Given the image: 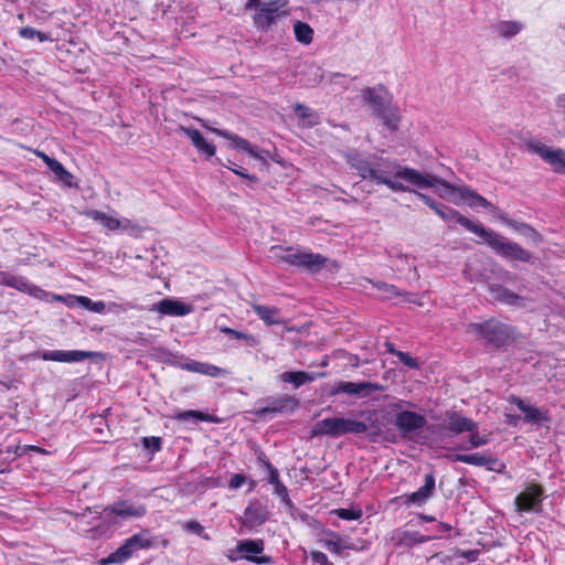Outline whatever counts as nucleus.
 <instances>
[{"instance_id":"1","label":"nucleus","mask_w":565,"mask_h":565,"mask_svg":"<svg viewBox=\"0 0 565 565\" xmlns=\"http://www.w3.org/2000/svg\"><path fill=\"white\" fill-rule=\"evenodd\" d=\"M406 185L411 186L413 190L409 191L411 193H415L416 196L430 207L440 218L444 221L456 220L457 223L463 226L467 231L481 237L483 243H486L500 257L510 262L529 263L531 260V253L521 247L518 243L510 242L492 230L486 228L482 224L470 221L466 216L461 215L457 210L436 202L429 195L418 192V188L408 183Z\"/></svg>"},{"instance_id":"2","label":"nucleus","mask_w":565,"mask_h":565,"mask_svg":"<svg viewBox=\"0 0 565 565\" xmlns=\"http://www.w3.org/2000/svg\"><path fill=\"white\" fill-rule=\"evenodd\" d=\"M343 157L350 168L355 170L363 180L372 181L375 184H384L393 192L413 191L403 181L409 184L404 174L407 170H415L414 168L402 166L396 160L388 158L363 153L356 149H349L343 153Z\"/></svg>"},{"instance_id":"3","label":"nucleus","mask_w":565,"mask_h":565,"mask_svg":"<svg viewBox=\"0 0 565 565\" xmlns=\"http://www.w3.org/2000/svg\"><path fill=\"white\" fill-rule=\"evenodd\" d=\"M147 513L145 504L130 500H119L93 513L90 510L76 519V529L86 537L98 539L105 535L111 526L121 521L140 519Z\"/></svg>"},{"instance_id":"4","label":"nucleus","mask_w":565,"mask_h":565,"mask_svg":"<svg viewBox=\"0 0 565 565\" xmlns=\"http://www.w3.org/2000/svg\"><path fill=\"white\" fill-rule=\"evenodd\" d=\"M404 177L409 181V184L420 190L434 189L440 199L448 200L456 205L466 202L471 209L482 207L491 210L494 207L491 202L473 189L467 185L455 186L436 174L423 173L418 170H407Z\"/></svg>"},{"instance_id":"5","label":"nucleus","mask_w":565,"mask_h":565,"mask_svg":"<svg viewBox=\"0 0 565 565\" xmlns=\"http://www.w3.org/2000/svg\"><path fill=\"white\" fill-rule=\"evenodd\" d=\"M366 431L367 425L364 422L344 417H329L317 422L312 427L311 435L334 438L347 434L362 435Z\"/></svg>"},{"instance_id":"6","label":"nucleus","mask_w":565,"mask_h":565,"mask_svg":"<svg viewBox=\"0 0 565 565\" xmlns=\"http://www.w3.org/2000/svg\"><path fill=\"white\" fill-rule=\"evenodd\" d=\"M467 332L494 348L505 345L512 337L511 328L494 319L482 323H470L467 327Z\"/></svg>"},{"instance_id":"7","label":"nucleus","mask_w":565,"mask_h":565,"mask_svg":"<svg viewBox=\"0 0 565 565\" xmlns=\"http://www.w3.org/2000/svg\"><path fill=\"white\" fill-rule=\"evenodd\" d=\"M288 0H268L257 7L253 15L254 26L262 32H268L282 18L289 14Z\"/></svg>"},{"instance_id":"8","label":"nucleus","mask_w":565,"mask_h":565,"mask_svg":"<svg viewBox=\"0 0 565 565\" xmlns=\"http://www.w3.org/2000/svg\"><path fill=\"white\" fill-rule=\"evenodd\" d=\"M0 285L6 287L14 288L21 292H24L33 298L52 302V301H64V297L49 292L38 285L32 284L29 279L22 276H15L9 271H0Z\"/></svg>"},{"instance_id":"9","label":"nucleus","mask_w":565,"mask_h":565,"mask_svg":"<svg viewBox=\"0 0 565 565\" xmlns=\"http://www.w3.org/2000/svg\"><path fill=\"white\" fill-rule=\"evenodd\" d=\"M279 260L310 273H318L326 264V258L321 254L294 249L291 247L285 250Z\"/></svg>"},{"instance_id":"10","label":"nucleus","mask_w":565,"mask_h":565,"mask_svg":"<svg viewBox=\"0 0 565 565\" xmlns=\"http://www.w3.org/2000/svg\"><path fill=\"white\" fill-rule=\"evenodd\" d=\"M524 147L529 152L537 154L548 163L555 172L562 173L565 171V150L548 147L539 140H529Z\"/></svg>"},{"instance_id":"11","label":"nucleus","mask_w":565,"mask_h":565,"mask_svg":"<svg viewBox=\"0 0 565 565\" xmlns=\"http://www.w3.org/2000/svg\"><path fill=\"white\" fill-rule=\"evenodd\" d=\"M404 404V401H398L391 406L393 411H398L394 418L396 429L403 435H408L424 428L427 424L425 416L412 411H402Z\"/></svg>"},{"instance_id":"12","label":"nucleus","mask_w":565,"mask_h":565,"mask_svg":"<svg viewBox=\"0 0 565 565\" xmlns=\"http://www.w3.org/2000/svg\"><path fill=\"white\" fill-rule=\"evenodd\" d=\"M171 360H169V363L175 367H179L181 370L192 372V373H199L211 377H217L220 375H223L225 371L216 365L194 361L191 359H188L184 355H178V354H170Z\"/></svg>"},{"instance_id":"13","label":"nucleus","mask_w":565,"mask_h":565,"mask_svg":"<svg viewBox=\"0 0 565 565\" xmlns=\"http://www.w3.org/2000/svg\"><path fill=\"white\" fill-rule=\"evenodd\" d=\"M509 403L514 404L523 413V422L530 425L540 426L551 420L548 409L536 407L525 403L521 397L511 395L508 398Z\"/></svg>"},{"instance_id":"14","label":"nucleus","mask_w":565,"mask_h":565,"mask_svg":"<svg viewBox=\"0 0 565 565\" xmlns=\"http://www.w3.org/2000/svg\"><path fill=\"white\" fill-rule=\"evenodd\" d=\"M543 500V488L539 484H531L516 495L514 503L519 512H539Z\"/></svg>"},{"instance_id":"15","label":"nucleus","mask_w":565,"mask_h":565,"mask_svg":"<svg viewBox=\"0 0 565 565\" xmlns=\"http://www.w3.org/2000/svg\"><path fill=\"white\" fill-rule=\"evenodd\" d=\"M95 355V352L83 350H46L36 353V356L43 361L62 363H77L90 359Z\"/></svg>"},{"instance_id":"16","label":"nucleus","mask_w":565,"mask_h":565,"mask_svg":"<svg viewBox=\"0 0 565 565\" xmlns=\"http://www.w3.org/2000/svg\"><path fill=\"white\" fill-rule=\"evenodd\" d=\"M382 386L372 382H344L335 384L330 394H348L351 396H367L373 391H381Z\"/></svg>"},{"instance_id":"17","label":"nucleus","mask_w":565,"mask_h":565,"mask_svg":"<svg viewBox=\"0 0 565 565\" xmlns=\"http://www.w3.org/2000/svg\"><path fill=\"white\" fill-rule=\"evenodd\" d=\"M448 458H450L455 462H462L476 467H488V469L492 471H501V469L504 468V465L501 463L497 458L488 457L479 452L456 454L449 456Z\"/></svg>"},{"instance_id":"18","label":"nucleus","mask_w":565,"mask_h":565,"mask_svg":"<svg viewBox=\"0 0 565 565\" xmlns=\"http://www.w3.org/2000/svg\"><path fill=\"white\" fill-rule=\"evenodd\" d=\"M362 97L372 108L374 115L384 110L391 103L390 94L383 85L364 88L362 90Z\"/></svg>"},{"instance_id":"19","label":"nucleus","mask_w":565,"mask_h":565,"mask_svg":"<svg viewBox=\"0 0 565 565\" xmlns=\"http://www.w3.org/2000/svg\"><path fill=\"white\" fill-rule=\"evenodd\" d=\"M150 311H157L162 316L184 317L193 311V307L173 298H164L153 303Z\"/></svg>"},{"instance_id":"20","label":"nucleus","mask_w":565,"mask_h":565,"mask_svg":"<svg viewBox=\"0 0 565 565\" xmlns=\"http://www.w3.org/2000/svg\"><path fill=\"white\" fill-rule=\"evenodd\" d=\"M238 553L243 554V557L247 561L254 562L256 564H268L270 563L269 556H257L264 551V541L263 540H242L237 543Z\"/></svg>"},{"instance_id":"21","label":"nucleus","mask_w":565,"mask_h":565,"mask_svg":"<svg viewBox=\"0 0 565 565\" xmlns=\"http://www.w3.org/2000/svg\"><path fill=\"white\" fill-rule=\"evenodd\" d=\"M443 427L455 435H459L467 430L476 429L477 423L456 411H447Z\"/></svg>"},{"instance_id":"22","label":"nucleus","mask_w":565,"mask_h":565,"mask_svg":"<svg viewBox=\"0 0 565 565\" xmlns=\"http://www.w3.org/2000/svg\"><path fill=\"white\" fill-rule=\"evenodd\" d=\"M179 131L191 140L192 145L195 147L200 154L205 156L207 159L215 154V146L207 142L198 129L180 126Z\"/></svg>"},{"instance_id":"23","label":"nucleus","mask_w":565,"mask_h":565,"mask_svg":"<svg viewBox=\"0 0 565 565\" xmlns=\"http://www.w3.org/2000/svg\"><path fill=\"white\" fill-rule=\"evenodd\" d=\"M435 490V477L433 473L425 476V483L417 491L405 495V503L407 505H423L430 499Z\"/></svg>"},{"instance_id":"24","label":"nucleus","mask_w":565,"mask_h":565,"mask_svg":"<svg viewBox=\"0 0 565 565\" xmlns=\"http://www.w3.org/2000/svg\"><path fill=\"white\" fill-rule=\"evenodd\" d=\"M488 291L492 296V298L501 303L514 306V307H523L524 298L520 297L515 292L509 290L499 284H491L488 286Z\"/></svg>"},{"instance_id":"25","label":"nucleus","mask_w":565,"mask_h":565,"mask_svg":"<svg viewBox=\"0 0 565 565\" xmlns=\"http://www.w3.org/2000/svg\"><path fill=\"white\" fill-rule=\"evenodd\" d=\"M268 519V511L265 505L254 501L250 502L244 511V524L248 527H255L264 524Z\"/></svg>"},{"instance_id":"26","label":"nucleus","mask_w":565,"mask_h":565,"mask_svg":"<svg viewBox=\"0 0 565 565\" xmlns=\"http://www.w3.org/2000/svg\"><path fill=\"white\" fill-rule=\"evenodd\" d=\"M298 399L290 395H281L269 398L267 406L259 411V414L292 412L298 406Z\"/></svg>"},{"instance_id":"27","label":"nucleus","mask_w":565,"mask_h":565,"mask_svg":"<svg viewBox=\"0 0 565 565\" xmlns=\"http://www.w3.org/2000/svg\"><path fill=\"white\" fill-rule=\"evenodd\" d=\"M36 154H38V157H40L43 160V162L47 166V168L56 175V179L60 182H62L64 185L70 186V188L73 185V183H72L73 174L71 172H68L60 161H57L54 158H51L50 156H47L46 153H44L42 151H36Z\"/></svg>"},{"instance_id":"28","label":"nucleus","mask_w":565,"mask_h":565,"mask_svg":"<svg viewBox=\"0 0 565 565\" xmlns=\"http://www.w3.org/2000/svg\"><path fill=\"white\" fill-rule=\"evenodd\" d=\"M210 130L213 134H216L217 136H221L223 138H226V139H230L231 141H233V143H234L233 147L235 149L247 152L255 159L263 160V157L254 149V147L249 143L248 140L239 137L238 135L232 134V132L223 130V129L210 128Z\"/></svg>"},{"instance_id":"29","label":"nucleus","mask_w":565,"mask_h":565,"mask_svg":"<svg viewBox=\"0 0 565 565\" xmlns=\"http://www.w3.org/2000/svg\"><path fill=\"white\" fill-rule=\"evenodd\" d=\"M294 110L297 117L299 118V124L301 127L311 128L320 124V117L318 113L312 108L303 104L297 103L294 106Z\"/></svg>"},{"instance_id":"30","label":"nucleus","mask_w":565,"mask_h":565,"mask_svg":"<svg viewBox=\"0 0 565 565\" xmlns=\"http://www.w3.org/2000/svg\"><path fill=\"white\" fill-rule=\"evenodd\" d=\"M131 546L132 545L130 544L129 540H125V542L115 552L110 553L107 557L102 558L99 564H122L134 555V550Z\"/></svg>"},{"instance_id":"31","label":"nucleus","mask_w":565,"mask_h":565,"mask_svg":"<svg viewBox=\"0 0 565 565\" xmlns=\"http://www.w3.org/2000/svg\"><path fill=\"white\" fill-rule=\"evenodd\" d=\"M253 311L263 320L267 326H277L281 323L279 319L280 310L276 307H268L259 303H252Z\"/></svg>"},{"instance_id":"32","label":"nucleus","mask_w":565,"mask_h":565,"mask_svg":"<svg viewBox=\"0 0 565 565\" xmlns=\"http://www.w3.org/2000/svg\"><path fill=\"white\" fill-rule=\"evenodd\" d=\"M523 29V24L518 21H499L491 25V31L503 39H511L519 34Z\"/></svg>"},{"instance_id":"33","label":"nucleus","mask_w":565,"mask_h":565,"mask_svg":"<svg viewBox=\"0 0 565 565\" xmlns=\"http://www.w3.org/2000/svg\"><path fill=\"white\" fill-rule=\"evenodd\" d=\"M68 299L71 300L67 302L68 306L78 305L82 308L95 313H104L106 310V303L104 301H93L86 296L68 295Z\"/></svg>"},{"instance_id":"34","label":"nucleus","mask_w":565,"mask_h":565,"mask_svg":"<svg viewBox=\"0 0 565 565\" xmlns=\"http://www.w3.org/2000/svg\"><path fill=\"white\" fill-rule=\"evenodd\" d=\"M86 216L97 223H99L103 227L109 231H116L121 227L120 220L108 215L98 210H89L86 212Z\"/></svg>"},{"instance_id":"35","label":"nucleus","mask_w":565,"mask_h":565,"mask_svg":"<svg viewBox=\"0 0 565 565\" xmlns=\"http://www.w3.org/2000/svg\"><path fill=\"white\" fill-rule=\"evenodd\" d=\"M128 540L132 545L134 554L140 550H149L154 546V537L148 530H142L141 532L128 537Z\"/></svg>"},{"instance_id":"36","label":"nucleus","mask_w":565,"mask_h":565,"mask_svg":"<svg viewBox=\"0 0 565 565\" xmlns=\"http://www.w3.org/2000/svg\"><path fill=\"white\" fill-rule=\"evenodd\" d=\"M315 379L316 376L313 374L307 373L305 371H290L280 374V380L284 383H290L295 387H299L307 382H312Z\"/></svg>"},{"instance_id":"37","label":"nucleus","mask_w":565,"mask_h":565,"mask_svg":"<svg viewBox=\"0 0 565 565\" xmlns=\"http://www.w3.org/2000/svg\"><path fill=\"white\" fill-rule=\"evenodd\" d=\"M294 34L297 42L309 45L313 41V29L306 22L295 21L294 22Z\"/></svg>"},{"instance_id":"38","label":"nucleus","mask_w":565,"mask_h":565,"mask_svg":"<svg viewBox=\"0 0 565 565\" xmlns=\"http://www.w3.org/2000/svg\"><path fill=\"white\" fill-rule=\"evenodd\" d=\"M329 539H320L319 543L332 554H341L344 548H350L349 545L342 543L340 535L335 532H328Z\"/></svg>"},{"instance_id":"39","label":"nucleus","mask_w":565,"mask_h":565,"mask_svg":"<svg viewBox=\"0 0 565 565\" xmlns=\"http://www.w3.org/2000/svg\"><path fill=\"white\" fill-rule=\"evenodd\" d=\"M505 224L518 231L521 235L534 241L535 243H540L542 241L541 235L526 223H518L513 220H507Z\"/></svg>"},{"instance_id":"40","label":"nucleus","mask_w":565,"mask_h":565,"mask_svg":"<svg viewBox=\"0 0 565 565\" xmlns=\"http://www.w3.org/2000/svg\"><path fill=\"white\" fill-rule=\"evenodd\" d=\"M467 431L470 434L468 443L463 444V445H459V446L455 447L454 449L470 450L473 448L484 446L489 443L488 437L484 435H480L479 431L477 430V428L472 429V430H467Z\"/></svg>"},{"instance_id":"41","label":"nucleus","mask_w":565,"mask_h":565,"mask_svg":"<svg viewBox=\"0 0 565 565\" xmlns=\"http://www.w3.org/2000/svg\"><path fill=\"white\" fill-rule=\"evenodd\" d=\"M376 116L381 117L383 124L391 130H397L401 121V117L398 110L396 108H390L388 106L384 108L381 113L376 114Z\"/></svg>"},{"instance_id":"42","label":"nucleus","mask_w":565,"mask_h":565,"mask_svg":"<svg viewBox=\"0 0 565 565\" xmlns=\"http://www.w3.org/2000/svg\"><path fill=\"white\" fill-rule=\"evenodd\" d=\"M19 35L25 40H34L36 39L39 42H49L52 41V38L49 33L39 31L31 26H23L19 30Z\"/></svg>"},{"instance_id":"43","label":"nucleus","mask_w":565,"mask_h":565,"mask_svg":"<svg viewBox=\"0 0 565 565\" xmlns=\"http://www.w3.org/2000/svg\"><path fill=\"white\" fill-rule=\"evenodd\" d=\"M173 419L179 422H209V415L200 412V411H184L179 412L174 416H172Z\"/></svg>"},{"instance_id":"44","label":"nucleus","mask_w":565,"mask_h":565,"mask_svg":"<svg viewBox=\"0 0 565 565\" xmlns=\"http://www.w3.org/2000/svg\"><path fill=\"white\" fill-rule=\"evenodd\" d=\"M220 330H221L222 333L228 334V335L235 338L236 340L245 341V343L248 347L254 348V347H256L258 344V340L253 334L244 333V332L234 330V329L228 328V327H222Z\"/></svg>"},{"instance_id":"45","label":"nucleus","mask_w":565,"mask_h":565,"mask_svg":"<svg viewBox=\"0 0 565 565\" xmlns=\"http://www.w3.org/2000/svg\"><path fill=\"white\" fill-rule=\"evenodd\" d=\"M106 308L109 312L113 313H125L128 310H143V307L132 302V301H126V302H108L106 303Z\"/></svg>"},{"instance_id":"46","label":"nucleus","mask_w":565,"mask_h":565,"mask_svg":"<svg viewBox=\"0 0 565 565\" xmlns=\"http://www.w3.org/2000/svg\"><path fill=\"white\" fill-rule=\"evenodd\" d=\"M274 493L280 498L281 503L288 509H295V504L291 501L287 487L279 481L278 483L273 484Z\"/></svg>"},{"instance_id":"47","label":"nucleus","mask_w":565,"mask_h":565,"mask_svg":"<svg viewBox=\"0 0 565 565\" xmlns=\"http://www.w3.org/2000/svg\"><path fill=\"white\" fill-rule=\"evenodd\" d=\"M331 513L335 514L341 520H348V521L359 520L363 514L362 510L359 508H350V509L340 508V509L332 510Z\"/></svg>"},{"instance_id":"48","label":"nucleus","mask_w":565,"mask_h":565,"mask_svg":"<svg viewBox=\"0 0 565 565\" xmlns=\"http://www.w3.org/2000/svg\"><path fill=\"white\" fill-rule=\"evenodd\" d=\"M375 287L377 288L379 291H381L382 296L386 299H392L401 295L394 285L379 281L377 284H375Z\"/></svg>"},{"instance_id":"49","label":"nucleus","mask_w":565,"mask_h":565,"mask_svg":"<svg viewBox=\"0 0 565 565\" xmlns=\"http://www.w3.org/2000/svg\"><path fill=\"white\" fill-rule=\"evenodd\" d=\"M183 527L185 531L198 534L206 541L211 540L210 535L204 532V527L195 520L188 521Z\"/></svg>"},{"instance_id":"50","label":"nucleus","mask_w":565,"mask_h":565,"mask_svg":"<svg viewBox=\"0 0 565 565\" xmlns=\"http://www.w3.org/2000/svg\"><path fill=\"white\" fill-rule=\"evenodd\" d=\"M310 558L312 565H333V563L329 559L327 554L320 551H311Z\"/></svg>"},{"instance_id":"51","label":"nucleus","mask_w":565,"mask_h":565,"mask_svg":"<svg viewBox=\"0 0 565 565\" xmlns=\"http://www.w3.org/2000/svg\"><path fill=\"white\" fill-rule=\"evenodd\" d=\"M143 447L151 451L157 452L161 449V438L160 437H145L142 439Z\"/></svg>"},{"instance_id":"52","label":"nucleus","mask_w":565,"mask_h":565,"mask_svg":"<svg viewBox=\"0 0 565 565\" xmlns=\"http://www.w3.org/2000/svg\"><path fill=\"white\" fill-rule=\"evenodd\" d=\"M397 358L404 365L408 366L409 369H418L419 367L417 360L415 358H413L407 352H403V351L398 352Z\"/></svg>"},{"instance_id":"53","label":"nucleus","mask_w":565,"mask_h":565,"mask_svg":"<svg viewBox=\"0 0 565 565\" xmlns=\"http://www.w3.org/2000/svg\"><path fill=\"white\" fill-rule=\"evenodd\" d=\"M246 482V477L242 473L232 475L228 487L233 490L241 488Z\"/></svg>"},{"instance_id":"54","label":"nucleus","mask_w":565,"mask_h":565,"mask_svg":"<svg viewBox=\"0 0 565 565\" xmlns=\"http://www.w3.org/2000/svg\"><path fill=\"white\" fill-rule=\"evenodd\" d=\"M268 476H267V482L269 484H275V483H278L280 481V477H279V471L276 467L274 466H268V468L266 469Z\"/></svg>"},{"instance_id":"55","label":"nucleus","mask_w":565,"mask_h":565,"mask_svg":"<svg viewBox=\"0 0 565 565\" xmlns=\"http://www.w3.org/2000/svg\"><path fill=\"white\" fill-rule=\"evenodd\" d=\"M256 460L265 469H267L268 466H273L271 462L269 461V459L267 458L266 454L263 450L256 451Z\"/></svg>"},{"instance_id":"56","label":"nucleus","mask_w":565,"mask_h":565,"mask_svg":"<svg viewBox=\"0 0 565 565\" xmlns=\"http://www.w3.org/2000/svg\"><path fill=\"white\" fill-rule=\"evenodd\" d=\"M227 558L231 561V562H236L238 559H242L244 558L243 557V554L242 553H238L237 551V546L234 548V550H230L228 553H227Z\"/></svg>"},{"instance_id":"57","label":"nucleus","mask_w":565,"mask_h":565,"mask_svg":"<svg viewBox=\"0 0 565 565\" xmlns=\"http://www.w3.org/2000/svg\"><path fill=\"white\" fill-rule=\"evenodd\" d=\"M231 170H232L235 174H237V175H241V177H243V178H246V179H248V180H250V181H256V178H255L254 175H250V174L246 173V172H245V170H244V169H242V168H231Z\"/></svg>"},{"instance_id":"58","label":"nucleus","mask_w":565,"mask_h":565,"mask_svg":"<svg viewBox=\"0 0 565 565\" xmlns=\"http://www.w3.org/2000/svg\"><path fill=\"white\" fill-rule=\"evenodd\" d=\"M25 450L33 451V452H36L40 455H50L51 454V451H49L42 447L34 446V445L25 446Z\"/></svg>"},{"instance_id":"59","label":"nucleus","mask_w":565,"mask_h":565,"mask_svg":"<svg viewBox=\"0 0 565 565\" xmlns=\"http://www.w3.org/2000/svg\"><path fill=\"white\" fill-rule=\"evenodd\" d=\"M478 555H479V551L478 550H470V551H467V552H465L462 554V556L465 558H467L468 561H470V562L477 561Z\"/></svg>"},{"instance_id":"60","label":"nucleus","mask_w":565,"mask_h":565,"mask_svg":"<svg viewBox=\"0 0 565 565\" xmlns=\"http://www.w3.org/2000/svg\"><path fill=\"white\" fill-rule=\"evenodd\" d=\"M262 3V0H246L244 8L245 10H253L259 7Z\"/></svg>"},{"instance_id":"61","label":"nucleus","mask_w":565,"mask_h":565,"mask_svg":"<svg viewBox=\"0 0 565 565\" xmlns=\"http://www.w3.org/2000/svg\"><path fill=\"white\" fill-rule=\"evenodd\" d=\"M384 345H385V349H386L387 353L394 354V355L397 356V353L399 351L395 349V347H394V344L392 342L386 341Z\"/></svg>"},{"instance_id":"62","label":"nucleus","mask_w":565,"mask_h":565,"mask_svg":"<svg viewBox=\"0 0 565 565\" xmlns=\"http://www.w3.org/2000/svg\"><path fill=\"white\" fill-rule=\"evenodd\" d=\"M443 527L445 531H450L451 530V526L447 523L443 524Z\"/></svg>"},{"instance_id":"63","label":"nucleus","mask_w":565,"mask_h":565,"mask_svg":"<svg viewBox=\"0 0 565 565\" xmlns=\"http://www.w3.org/2000/svg\"><path fill=\"white\" fill-rule=\"evenodd\" d=\"M18 19H19L20 21H23V19H24V18H23V14H19V15H18Z\"/></svg>"},{"instance_id":"64","label":"nucleus","mask_w":565,"mask_h":565,"mask_svg":"<svg viewBox=\"0 0 565 565\" xmlns=\"http://www.w3.org/2000/svg\"><path fill=\"white\" fill-rule=\"evenodd\" d=\"M255 486V481H250V490L253 489V487Z\"/></svg>"}]
</instances>
